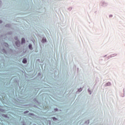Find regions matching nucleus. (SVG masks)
<instances>
[{
  "instance_id": "nucleus-1",
  "label": "nucleus",
  "mask_w": 125,
  "mask_h": 125,
  "mask_svg": "<svg viewBox=\"0 0 125 125\" xmlns=\"http://www.w3.org/2000/svg\"><path fill=\"white\" fill-rule=\"evenodd\" d=\"M16 44L17 46H20V42L19 41H18L16 42Z\"/></svg>"
},
{
  "instance_id": "nucleus-2",
  "label": "nucleus",
  "mask_w": 125,
  "mask_h": 125,
  "mask_svg": "<svg viewBox=\"0 0 125 125\" xmlns=\"http://www.w3.org/2000/svg\"><path fill=\"white\" fill-rule=\"evenodd\" d=\"M25 42L26 41H25V39L22 38L21 43H25Z\"/></svg>"
},
{
  "instance_id": "nucleus-3",
  "label": "nucleus",
  "mask_w": 125,
  "mask_h": 125,
  "mask_svg": "<svg viewBox=\"0 0 125 125\" xmlns=\"http://www.w3.org/2000/svg\"><path fill=\"white\" fill-rule=\"evenodd\" d=\"M22 62L27 63V59H23V60L22 61Z\"/></svg>"
},
{
  "instance_id": "nucleus-4",
  "label": "nucleus",
  "mask_w": 125,
  "mask_h": 125,
  "mask_svg": "<svg viewBox=\"0 0 125 125\" xmlns=\"http://www.w3.org/2000/svg\"><path fill=\"white\" fill-rule=\"evenodd\" d=\"M4 45H5V46H6L7 47V46H8V44H7V43H4Z\"/></svg>"
},
{
  "instance_id": "nucleus-5",
  "label": "nucleus",
  "mask_w": 125,
  "mask_h": 125,
  "mask_svg": "<svg viewBox=\"0 0 125 125\" xmlns=\"http://www.w3.org/2000/svg\"><path fill=\"white\" fill-rule=\"evenodd\" d=\"M29 47L30 49H32V45L31 44H29Z\"/></svg>"
},
{
  "instance_id": "nucleus-6",
  "label": "nucleus",
  "mask_w": 125,
  "mask_h": 125,
  "mask_svg": "<svg viewBox=\"0 0 125 125\" xmlns=\"http://www.w3.org/2000/svg\"><path fill=\"white\" fill-rule=\"evenodd\" d=\"M42 41L44 42H46V39H43Z\"/></svg>"
},
{
  "instance_id": "nucleus-7",
  "label": "nucleus",
  "mask_w": 125,
  "mask_h": 125,
  "mask_svg": "<svg viewBox=\"0 0 125 125\" xmlns=\"http://www.w3.org/2000/svg\"><path fill=\"white\" fill-rule=\"evenodd\" d=\"M1 23H2V21H0V24Z\"/></svg>"
},
{
  "instance_id": "nucleus-8",
  "label": "nucleus",
  "mask_w": 125,
  "mask_h": 125,
  "mask_svg": "<svg viewBox=\"0 0 125 125\" xmlns=\"http://www.w3.org/2000/svg\"><path fill=\"white\" fill-rule=\"evenodd\" d=\"M15 40H17L18 38H17V37H15Z\"/></svg>"
}]
</instances>
